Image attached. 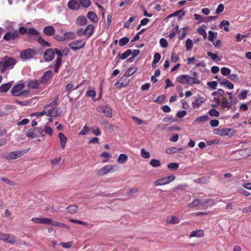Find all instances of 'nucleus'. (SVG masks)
<instances>
[{
  "instance_id": "nucleus-1",
  "label": "nucleus",
  "mask_w": 251,
  "mask_h": 251,
  "mask_svg": "<svg viewBox=\"0 0 251 251\" xmlns=\"http://www.w3.org/2000/svg\"><path fill=\"white\" fill-rule=\"evenodd\" d=\"M176 81L181 84L187 85L198 84L200 83L199 75L195 72L193 73L192 76H190L186 75H182L178 76L176 78Z\"/></svg>"
},
{
  "instance_id": "nucleus-2",
  "label": "nucleus",
  "mask_w": 251,
  "mask_h": 251,
  "mask_svg": "<svg viewBox=\"0 0 251 251\" xmlns=\"http://www.w3.org/2000/svg\"><path fill=\"white\" fill-rule=\"evenodd\" d=\"M25 85L23 83L18 84L15 85L11 90V93L13 96L15 97H27L29 93L28 90H24L20 92L24 88Z\"/></svg>"
},
{
  "instance_id": "nucleus-3",
  "label": "nucleus",
  "mask_w": 251,
  "mask_h": 251,
  "mask_svg": "<svg viewBox=\"0 0 251 251\" xmlns=\"http://www.w3.org/2000/svg\"><path fill=\"white\" fill-rule=\"evenodd\" d=\"M16 63V60L13 58H5L3 61H0L1 72L4 73L9 68H13Z\"/></svg>"
},
{
  "instance_id": "nucleus-4",
  "label": "nucleus",
  "mask_w": 251,
  "mask_h": 251,
  "mask_svg": "<svg viewBox=\"0 0 251 251\" xmlns=\"http://www.w3.org/2000/svg\"><path fill=\"white\" fill-rule=\"evenodd\" d=\"M118 170V167L116 165H110L105 166L97 172V175L98 176H104L109 173H112Z\"/></svg>"
},
{
  "instance_id": "nucleus-5",
  "label": "nucleus",
  "mask_w": 251,
  "mask_h": 251,
  "mask_svg": "<svg viewBox=\"0 0 251 251\" xmlns=\"http://www.w3.org/2000/svg\"><path fill=\"white\" fill-rule=\"evenodd\" d=\"M43 132V129L42 127H35L33 129L27 130L26 136L31 139L38 137L40 135H41L42 137H44L45 135L42 134Z\"/></svg>"
},
{
  "instance_id": "nucleus-6",
  "label": "nucleus",
  "mask_w": 251,
  "mask_h": 251,
  "mask_svg": "<svg viewBox=\"0 0 251 251\" xmlns=\"http://www.w3.org/2000/svg\"><path fill=\"white\" fill-rule=\"evenodd\" d=\"M29 150L30 149H27L19 151L10 152L7 154L6 158L9 159H15L22 156L25 154L27 153Z\"/></svg>"
},
{
  "instance_id": "nucleus-7",
  "label": "nucleus",
  "mask_w": 251,
  "mask_h": 251,
  "mask_svg": "<svg viewBox=\"0 0 251 251\" xmlns=\"http://www.w3.org/2000/svg\"><path fill=\"white\" fill-rule=\"evenodd\" d=\"M19 37V33L18 30L7 32L3 37V40L6 41H14Z\"/></svg>"
},
{
  "instance_id": "nucleus-8",
  "label": "nucleus",
  "mask_w": 251,
  "mask_h": 251,
  "mask_svg": "<svg viewBox=\"0 0 251 251\" xmlns=\"http://www.w3.org/2000/svg\"><path fill=\"white\" fill-rule=\"evenodd\" d=\"M35 51L32 49H27L20 52V57L24 59H30L35 55Z\"/></svg>"
},
{
  "instance_id": "nucleus-9",
  "label": "nucleus",
  "mask_w": 251,
  "mask_h": 251,
  "mask_svg": "<svg viewBox=\"0 0 251 251\" xmlns=\"http://www.w3.org/2000/svg\"><path fill=\"white\" fill-rule=\"evenodd\" d=\"M85 46V43L82 42V40H78L71 42L69 47L73 50H77L83 48Z\"/></svg>"
},
{
  "instance_id": "nucleus-10",
  "label": "nucleus",
  "mask_w": 251,
  "mask_h": 251,
  "mask_svg": "<svg viewBox=\"0 0 251 251\" xmlns=\"http://www.w3.org/2000/svg\"><path fill=\"white\" fill-rule=\"evenodd\" d=\"M55 56V52L52 49H48L44 52V58L45 61L49 62L52 61Z\"/></svg>"
},
{
  "instance_id": "nucleus-11",
  "label": "nucleus",
  "mask_w": 251,
  "mask_h": 251,
  "mask_svg": "<svg viewBox=\"0 0 251 251\" xmlns=\"http://www.w3.org/2000/svg\"><path fill=\"white\" fill-rule=\"evenodd\" d=\"M52 71L49 70L44 73L40 80V83L43 84L48 83L51 79L52 75Z\"/></svg>"
},
{
  "instance_id": "nucleus-12",
  "label": "nucleus",
  "mask_w": 251,
  "mask_h": 251,
  "mask_svg": "<svg viewBox=\"0 0 251 251\" xmlns=\"http://www.w3.org/2000/svg\"><path fill=\"white\" fill-rule=\"evenodd\" d=\"M98 110L104 114L108 117H111L112 116V110L109 106L106 105L99 106L98 108Z\"/></svg>"
},
{
  "instance_id": "nucleus-13",
  "label": "nucleus",
  "mask_w": 251,
  "mask_h": 251,
  "mask_svg": "<svg viewBox=\"0 0 251 251\" xmlns=\"http://www.w3.org/2000/svg\"><path fill=\"white\" fill-rule=\"evenodd\" d=\"M55 28L52 25L46 26L43 29V33L48 36H51L54 34Z\"/></svg>"
},
{
  "instance_id": "nucleus-14",
  "label": "nucleus",
  "mask_w": 251,
  "mask_h": 251,
  "mask_svg": "<svg viewBox=\"0 0 251 251\" xmlns=\"http://www.w3.org/2000/svg\"><path fill=\"white\" fill-rule=\"evenodd\" d=\"M68 8L74 11L77 10L79 8V4L75 0H70L68 2Z\"/></svg>"
},
{
  "instance_id": "nucleus-15",
  "label": "nucleus",
  "mask_w": 251,
  "mask_h": 251,
  "mask_svg": "<svg viewBox=\"0 0 251 251\" xmlns=\"http://www.w3.org/2000/svg\"><path fill=\"white\" fill-rule=\"evenodd\" d=\"M58 137L59 138L60 147L62 149H64L66 146L67 138L65 135L61 132L58 133Z\"/></svg>"
},
{
  "instance_id": "nucleus-16",
  "label": "nucleus",
  "mask_w": 251,
  "mask_h": 251,
  "mask_svg": "<svg viewBox=\"0 0 251 251\" xmlns=\"http://www.w3.org/2000/svg\"><path fill=\"white\" fill-rule=\"evenodd\" d=\"M87 19L84 16H78L75 21V24L79 26H83L87 24Z\"/></svg>"
},
{
  "instance_id": "nucleus-17",
  "label": "nucleus",
  "mask_w": 251,
  "mask_h": 251,
  "mask_svg": "<svg viewBox=\"0 0 251 251\" xmlns=\"http://www.w3.org/2000/svg\"><path fill=\"white\" fill-rule=\"evenodd\" d=\"M221 107L223 109L227 108L230 109L231 108V103L228 101L226 97H224L222 98V101L221 103Z\"/></svg>"
},
{
  "instance_id": "nucleus-18",
  "label": "nucleus",
  "mask_w": 251,
  "mask_h": 251,
  "mask_svg": "<svg viewBox=\"0 0 251 251\" xmlns=\"http://www.w3.org/2000/svg\"><path fill=\"white\" fill-rule=\"evenodd\" d=\"M94 31V27L93 25L90 24L87 26L84 30V32L86 33V36L87 37H90L92 35Z\"/></svg>"
},
{
  "instance_id": "nucleus-19",
  "label": "nucleus",
  "mask_w": 251,
  "mask_h": 251,
  "mask_svg": "<svg viewBox=\"0 0 251 251\" xmlns=\"http://www.w3.org/2000/svg\"><path fill=\"white\" fill-rule=\"evenodd\" d=\"M75 38V35L73 32H67L63 34L64 41L67 40H71Z\"/></svg>"
},
{
  "instance_id": "nucleus-20",
  "label": "nucleus",
  "mask_w": 251,
  "mask_h": 251,
  "mask_svg": "<svg viewBox=\"0 0 251 251\" xmlns=\"http://www.w3.org/2000/svg\"><path fill=\"white\" fill-rule=\"evenodd\" d=\"M234 133V130L229 128H222L221 136L230 135L232 136Z\"/></svg>"
},
{
  "instance_id": "nucleus-21",
  "label": "nucleus",
  "mask_w": 251,
  "mask_h": 251,
  "mask_svg": "<svg viewBox=\"0 0 251 251\" xmlns=\"http://www.w3.org/2000/svg\"><path fill=\"white\" fill-rule=\"evenodd\" d=\"M204 236V232L202 230L199 229L197 231H193L190 235L189 237H202Z\"/></svg>"
},
{
  "instance_id": "nucleus-22",
  "label": "nucleus",
  "mask_w": 251,
  "mask_h": 251,
  "mask_svg": "<svg viewBox=\"0 0 251 251\" xmlns=\"http://www.w3.org/2000/svg\"><path fill=\"white\" fill-rule=\"evenodd\" d=\"M40 81L39 82L37 80H32L28 82V86L30 88L36 89L39 87Z\"/></svg>"
},
{
  "instance_id": "nucleus-23",
  "label": "nucleus",
  "mask_w": 251,
  "mask_h": 251,
  "mask_svg": "<svg viewBox=\"0 0 251 251\" xmlns=\"http://www.w3.org/2000/svg\"><path fill=\"white\" fill-rule=\"evenodd\" d=\"M87 18L93 23H97L98 19L97 15L93 12H88L87 14Z\"/></svg>"
},
{
  "instance_id": "nucleus-24",
  "label": "nucleus",
  "mask_w": 251,
  "mask_h": 251,
  "mask_svg": "<svg viewBox=\"0 0 251 251\" xmlns=\"http://www.w3.org/2000/svg\"><path fill=\"white\" fill-rule=\"evenodd\" d=\"M12 86V84L10 82L2 84L0 86V92H7Z\"/></svg>"
},
{
  "instance_id": "nucleus-25",
  "label": "nucleus",
  "mask_w": 251,
  "mask_h": 251,
  "mask_svg": "<svg viewBox=\"0 0 251 251\" xmlns=\"http://www.w3.org/2000/svg\"><path fill=\"white\" fill-rule=\"evenodd\" d=\"M58 114V109L53 108L52 109L47 111V116L56 117Z\"/></svg>"
},
{
  "instance_id": "nucleus-26",
  "label": "nucleus",
  "mask_w": 251,
  "mask_h": 251,
  "mask_svg": "<svg viewBox=\"0 0 251 251\" xmlns=\"http://www.w3.org/2000/svg\"><path fill=\"white\" fill-rule=\"evenodd\" d=\"M128 159V156L125 154H121L117 158V162L120 164L126 163Z\"/></svg>"
},
{
  "instance_id": "nucleus-27",
  "label": "nucleus",
  "mask_w": 251,
  "mask_h": 251,
  "mask_svg": "<svg viewBox=\"0 0 251 251\" xmlns=\"http://www.w3.org/2000/svg\"><path fill=\"white\" fill-rule=\"evenodd\" d=\"M230 23L229 21L227 20H223L221 21L220 24V28H223L224 30L226 32L229 31L228 26L229 25Z\"/></svg>"
},
{
  "instance_id": "nucleus-28",
  "label": "nucleus",
  "mask_w": 251,
  "mask_h": 251,
  "mask_svg": "<svg viewBox=\"0 0 251 251\" xmlns=\"http://www.w3.org/2000/svg\"><path fill=\"white\" fill-rule=\"evenodd\" d=\"M169 183V182L166 176L162 178L156 180L155 182H154L155 185L156 186H160V185H165V184H168Z\"/></svg>"
},
{
  "instance_id": "nucleus-29",
  "label": "nucleus",
  "mask_w": 251,
  "mask_h": 251,
  "mask_svg": "<svg viewBox=\"0 0 251 251\" xmlns=\"http://www.w3.org/2000/svg\"><path fill=\"white\" fill-rule=\"evenodd\" d=\"M5 242L8 243L14 244L16 242V237L13 235L7 234Z\"/></svg>"
},
{
  "instance_id": "nucleus-30",
  "label": "nucleus",
  "mask_w": 251,
  "mask_h": 251,
  "mask_svg": "<svg viewBox=\"0 0 251 251\" xmlns=\"http://www.w3.org/2000/svg\"><path fill=\"white\" fill-rule=\"evenodd\" d=\"M221 84L229 89H232L234 88L233 84L226 79H223L222 81L221 82Z\"/></svg>"
},
{
  "instance_id": "nucleus-31",
  "label": "nucleus",
  "mask_w": 251,
  "mask_h": 251,
  "mask_svg": "<svg viewBox=\"0 0 251 251\" xmlns=\"http://www.w3.org/2000/svg\"><path fill=\"white\" fill-rule=\"evenodd\" d=\"M204 100H203V99L201 100V98H197L195 100L194 102H193V103H192L193 107L194 108H199L201 105V104L204 102Z\"/></svg>"
},
{
  "instance_id": "nucleus-32",
  "label": "nucleus",
  "mask_w": 251,
  "mask_h": 251,
  "mask_svg": "<svg viewBox=\"0 0 251 251\" xmlns=\"http://www.w3.org/2000/svg\"><path fill=\"white\" fill-rule=\"evenodd\" d=\"M137 71V67H130L125 72V75L127 77L130 76L134 74Z\"/></svg>"
},
{
  "instance_id": "nucleus-33",
  "label": "nucleus",
  "mask_w": 251,
  "mask_h": 251,
  "mask_svg": "<svg viewBox=\"0 0 251 251\" xmlns=\"http://www.w3.org/2000/svg\"><path fill=\"white\" fill-rule=\"evenodd\" d=\"M208 120V116L207 115H203L200 117H198L195 121V122H196L198 124L203 123Z\"/></svg>"
},
{
  "instance_id": "nucleus-34",
  "label": "nucleus",
  "mask_w": 251,
  "mask_h": 251,
  "mask_svg": "<svg viewBox=\"0 0 251 251\" xmlns=\"http://www.w3.org/2000/svg\"><path fill=\"white\" fill-rule=\"evenodd\" d=\"M203 202V200L200 199H196L194 200L192 202L189 203L188 206L189 207H195L200 205H201V202Z\"/></svg>"
},
{
  "instance_id": "nucleus-35",
  "label": "nucleus",
  "mask_w": 251,
  "mask_h": 251,
  "mask_svg": "<svg viewBox=\"0 0 251 251\" xmlns=\"http://www.w3.org/2000/svg\"><path fill=\"white\" fill-rule=\"evenodd\" d=\"M205 25H202L201 27L198 28V32L201 35L204 39L207 38V34L205 30Z\"/></svg>"
},
{
  "instance_id": "nucleus-36",
  "label": "nucleus",
  "mask_w": 251,
  "mask_h": 251,
  "mask_svg": "<svg viewBox=\"0 0 251 251\" xmlns=\"http://www.w3.org/2000/svg\"><path fill=\"white\" fill-rule=\"evenodd\" d=\"M168 224H176L180 222L179 219L176 216H172L170 219L167 220Z\"/></svg>"
},
{
  "instance_id": "nucleus-37",
  "label": "nucleus",
  "mask_w": 251,
  "mask_h": 251,
  "mask_svg": "<svg viewBox=\"0 0 251 251\" xmlns=\"http://www.w3.org/2000/svg\"><path fill=\"white\" fill-rule=\"evenodd\" d=\"M37 41L41 44L42 46H46L50 47L51 46V45L47 41H45L41 37H38Z\"/></svg>"
},
{
  "instance_id": "nucleus-38",
  "label": "nucleus",
  "mask_w": 251,
  "mask_h": 251,
  "mask_svg": "<svg viewBox=\"0 0 251 251\" xmlns=\"http://www.w3.org/2000/svg\"><path fill=\"white\" fill-rule=\"evenodd\" d=\"M67 210L71 214L76 213L78 210V207L76 205H71L67 207Z\"/></svg>"
},
{
  "instance_id": "nucleus-39",
  "label": "nucleus",
  "mask_w": 251,
  "mask_h": 251,
  "mask_svg": "<svg viewBox=\"0 0 251 251\" xmlns=\"http://www.w3.org/2000/svg\"><path fill=\"white\" fill-rule=\"evenodd\" d=\"M186 29L185 28H181L178 33V38L179 39H183L186 35Z\"/></svg>"
},
{
  "instance_id": "nucleus-40",
  "label": "nucleus",
  "mask_w": 251,
  "mask_h": 251,
  "mask_svg": "<svg viewBox=\"0 0 251 251\" xmlns=\"http://www.w3.org/2000/svg\"><path fill=\"white\" fill-rule=\"evenodd\" d=\"M209 180V177L204 176L194 180V181L198 183H207Z\"/></svg>"
},
{
  "instance_id": "nucleus-41",
  "label": "nucleus",
  "mask_w": 251,
  "mask_h": 251,
  "mask_svg": "<svg viewBox=\"0 0 251 251\" xmlns=\"http://www.w3.org/2000/svg\"><path fill=\"white\" fill-rule=\"evenodd\" d=\"M100 157L105 159V160H102V162H106L111 158V155L109 153L104 151L100 154Z\"/></svg>"
},
{
  "instance_id": "nucleus-42",
  "label": "nucleus",
  "mask_w": 251,
  "mask_h": 251,
  "mask_svg": "<svg viewBox=\"0 0 251 251\" xmlns=\"http://www.w3.org/2000/svg\"><path fill=\"white\" fill-rule=\"evenodd\" d=\"M208 34L209 36L208 37V39L212 43H213V42L214 41V38H216L218 35L217 32H213L212 31H209L208 32Z\"/></svg>"
},
{
  "instance_id": "nucleus-43",
  "label": "nucleus",
  "mask_w": 251,
  "mask_h": 251,
  "mask_svg": "<svg viewBox=\"0 0 251 251\" xmlns=\"http://www.w3.org/2000/svg\"><path fill=\"white\" fill-rule=\"evenodd\" d=\"M161 59V55L159 53H155L154 55L153 60L152 61V67L155 68L154 65L157 63Z\"/></svg>"
},
{
  "instance_id": "nucleus-44",
  "label": "nucleus",
  "mask_w": 251,
  "mask_h": 251,
  "mask_svg": "<svg viewBox=\"0 0 251 251\" xmlns=\"http://www.w3.org/2000/svg\"><path fill=\"white\" fill-rule=\"evenodd\" d=\"M178 25H176L175 26V28L173 29H172L171 32L168 36L170 39H173L175 37L178 31Z\"/></svg>"
},
{
  "instance_id": "nucleus-45",
  "label": "nucleus",
  "mask_w": 251,
  "mask_h": 251,
  "mask_svg": "<svg viewBox=\"0 0 251 251\" xmlns=\"http://www.w3.org/2000/svg\"><path fill=\"white\" fill-rule=\"evenodd\" d=\"M129 41V38L127 37H123L119 40V44L121 47H123L127 44Z\"/></svg>"
},
{
  "instance_id": "nucleus-46",
  "label": "nucleus",
  "mask_w": 251,
  "mask_h": 251,
  "mask_svg": "<svg viewBox=\"0 0 251 251\" xmlns=\"http://www.w3.org/2000/svg\"><path fill=\"white\" fill-rule=\"evenodd\" d=\"M150 164L153 167H157L160 166L161 163L158 159H152L150 161Z\"/></svg>"
},
{
  "instance_id": "nucleus-47",
  "label": "nucleus",
  "mask_w": 251,
  "mask_h": 251,
  "mask_svg": "<svg viewBox=\"0 0 251 251\" xmlns=\"http://www.w3.org/2000/svg\"><path fill=\"white\" fill-rule=\"evenodd\" d=\"M193 46V42L191 39H187L186 41L185 47L187 50H191Z\"/></svg>"
},
{
  "instance_id": "nucleus-48",
  "label": "nucleus",
  "mask_w": 251,
  "mask_h": 251,
  "mask_svg": "<svg viewBox=\"0 0 251 251\" xmlns=\"http://www.w3.org/2000/svg\"><path fill=\"white\" fill-rule=\"evenodd\" d=\"M221 74L224 75H229L231 73V70L227 67H222L221 69Z\"/></svg>"
},
{
  "instance_id": "nucleus-49",
  "label": "nucleus",
  "mask_w": 251,
  "mask_h": 251,
  "mask_svg": "<svg viewBox=\"0 0 251 251\" xmlns=\"http://www.w3.org/2000/svg\"><path fill=\"white\" fill-rule=\"evenodd\" d=\"M132 53L131 50L128 49L125 52L123 53L120 56L121 59L124 60L126 59L127 57H128Z\"/></svg>"
},
{
  "instance_id": "nucleus-50",
  "label": "nucleus",
  "mask_w": 251,
  "mask_h": 251,
  "mask_svg": "<svg viewBox=\"0 0 251 251\" xmlns=\"http://www.w3.org/2000/svg\"><path fill=\"white\" fill-rule=\"evenodd\" d=\"M90 131V128L87 126H83L82 129L79 131L78 134L80 135H84L87 134Z\"/></svg>"
},
{
  "instance_id": "nucleus-51",
  "label": "nucleus",
  "mask_w": 251,
  "mask_h": 251,
  "mask_svg": "<svg viewBox=\"0 0 251 251\" xmlns=\"http://www.w3.org/2000/svg\"><path fill=\"white\" fill-rule=\"evenodd\" d=\"M141 155L142 157L146 159L149 158L151 156L150 152L146 151L144 149H141Z\"/></svg>"
},
{
  "instance_id": "nucleus-52",
  "label": "nucleus",
  "mask_w": 251,
  "mask_h": 251,
  "mask_svg": "<svg viewBox=\"0 0 251 251\" xmlns=\"http://www.w3.org/2000/svg\"><path fill=\"white\" fill-rule=\"evenodd\" d=\"M206 204H208V206H212L215 204V201L212 199H209L206 201H203L201 202V206H203Z\"/></svg>"
},
{
  "instance_id": "nucleus-53",
  "label": "nucleus",
  "mask_w": 251,
  "mask_h": 251,
  "mask_svg": "<svg viewBox=\"0 0 251 251\" xmlns=\"http://www.w3.org/2000/svg\"><path fill=\"white\" fill-rule=\"evenodd\" d=\"M248 91L246 90H243L241 91V93L239 95L238 98L240 100H245L248 94Z\"/></svg>"
},
{
  "instance_id": "nucleus-54",
  "label": "nucleus",
  "mask_w": 251,
  "mask_h": 251,
  "mask_svg": "<svg viewBox=\"0 0 251 251\" xmlns=\"http://www.w3.org/2000/svg\"><path fill=\"white\" fill-rule=\"evenodd\" d=\"M208 114L211 116H214L217 117L220 116L219 112L215 109H210L208 112Z\"/></svg>"
},
{
  "instance_id": "nucleus-55",
  "label": "nucleus",
  "mask_w": 251,
  "mask_h": 251,
  "mask_svg": "<svg viewBox=\"0 0 251 251\" xmlns=\"http://www.w3.org/2000/svg\"><path fill=\"white\" fill-rule=\"evenodd\" d=\"M168 168L171 170H176L179 167L178 164L177 163H170L168 164Z\"/></svg>"
},
{
  "instance_id": "nucleus-56",
  "label": "nucleus",
  "mask_w": 251,
  "mask_h": 251,
  "mask_svg": "<svg viewBox=\"0 0 251 251\" xmlns=\"http://www.w3.org/2000/svg\"><path fill=\"white\" fill-rule=\"evenodd\" d=\"M135 17H131L129 19L124 23V27L128 28L129 27L131 23L135 20Z\"/></svg>"
},
{
  "instance_id": "nucleus-57",
  "label": "nucleus",
  "mask_w": 251,
  "mask_h": 251,
  "mask_svg": "<svg viewBox=\"0 0 251 251\" xmlns=\"http://www.w3.org/2000/svg\"><path fill=\"white\" fill-rule=\"evenodd\" d=\"M66 91L68 93L70 94L72 92L73 90H74V85L73 83H70L69 84H68L65 87Z\"/></svg>"
},
{
  "instance_id": "nucleus-58",
  "label": "nucleus",
  "mask_w": 251,
  "mask_h": 251,
  "mask_svg": "<svg viewBox=\"0 0 251 251\" xmlns=\"http://www.w3.org/2000/svg\"><path fill=\"white\" fill-rule=\"evenodd\" d=\"M160 46L163 48H167L168 46V43L166 39L165 38H161L159 41Z\"/></svg>"
},
{
  "instance_id": "nucleus-59",
  "label": "nucleus",
  "mask_w": 251,
  "mask_h": 251,
  "mask_svg": "<svg viewBox=\"0 0 251 251\" xmlns=\"http://www.w3.org/2000/svg\"><path fill=\"white\" fill-rule=\"evenodd\" d=\"M44 131L46 134H49L50 136H51L53 134V130L50 126H45Z\"/></svg>"
},
{
  "instance_id": "nucleus-60",
  "label": "nucleus",
  "mask_w": 251,
  "mask_h": 251,
  "mask_svg": "<svg viewBox=\"0 0 251 251\" xmlns=\"http://www.w3.org/2000/svg\"><path fill=\"white\" fill-rule=\"evenodd\" d=\"M52 224V219L48 218H42V224L50 225Z\"/></svg>"
},
{
  "instance_id": "nucleus-61",
  "label": "nucleus",
  "mask_w": 251,
  "mask_h": 251,
  "mask_svg": "<svg viewBox=\"0 0 251 251\" xmlns=\"http://www.w3.org/2000/svg\"><path fill=\"white\" fill-rule=\"evenodd\" d=\"M0 179L2 181L6 183L7 184H9L10 186H14L15 185V183L14 182H13L12 180H10V179H8L7 178L2 177H1Z\"/></svg>"
},
{
  "instance_id": "nucleus-62",
  "label": "nucleus",
  "mask_w": 251,
  "mask_h": 251,
  "mask_svg": "<svg viewBox=\"0 0 251 251\" xmlns=\"http://www.w3.org/2000/svg\"><path fill=\"white\" fill-rule=\"evenodd\" d=\"M177 152V148L175 147L168 148L166 149V152L168 154L174 153Z\"/></svg>"
},
{
  "instance_id": "nucleus-63",
  "label": "nucleus",
  "mask_w": 251,
  "mask_h": 251,
  "mask_svg": "<svg viewBox=\"0 0 251 251\" xmlns=\"http://www.w3.org/2000/svg\"><path fill=\"white\" fill-rule=\"evenodd\" d=\"M224 5L222 3H220L215 11V13L217 14H219L222 12L224 11Z\"/></svg>"
},
{
  "instance_id": "nucleus-64",
  "label": "nucleus",
  "mask_w": 251,
  "mask_h": 251,
  "mask_svg": "<svg viewBox=\"0 0 251 251\" xmlns=\"http://www.w3.org/2000/svg\"><path fill=\"white\" fill-rule=\"evenodd\" d=\"M28 33L30 35H39V32L37 30H36L34 28H30L28 30Z\"/></svg>"
}]
</instances>
